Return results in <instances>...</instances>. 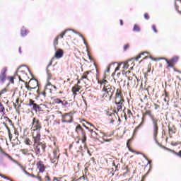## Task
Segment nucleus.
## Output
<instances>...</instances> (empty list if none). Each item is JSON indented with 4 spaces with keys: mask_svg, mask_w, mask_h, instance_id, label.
Here are the masks:
<instances>
[{
    "mask_svg": "<svg viewBox=\"0 0 181 181\" xmlns=\"http://www.w3.org/2000/svg\"><path fill=\"white\" fill-rule=\"evenodd\" d=\"M98 83L103 87L102 91L103 92V95H100V98H103L104 100H107V98L109 101H111L114 95V92L115 91V87L110 85L107 79H100L98 81Z\"/></svg>",
    "mask_w": 181,
    "mask_h": 181,
    "instance_id": "f257e3e1",
    "label": "nucleus"
},
{
    "mask_svg": "<svg viewBox=\"0 0 181 181\" xmlns=\"http://www.w3.org/2000/svg\"><path fill=\"white\" fill-rule=\"evenodd\" d=\"M124 103L125 100L124 99V95H122V90H121V88H117L115 95V106L113 109L114 112L118 114V112L122 110V107H124Z\"/></svg>",
    "mask_w": 181,
    "mask_h": 181,
    "instance_id": "f03ea898",
    "label": "nucleus"
},
{
    "mask_svg": "<svg viewBox=\"0 0 181 181\" xmlns=\"http://www.w3.org/2000/svg\"><path fill=\"white\" fill-rule=\"evenodd\" d=\"M75 132L78 135L77 138H79L82 141V144L86 145V144H87V134H86V130L83 129L81 125L78 124L75 128Z\"/></svg>",
    "mask_w": 181,
    "mask_h": 181,
    "instance_id": "7ed1b4c3",
    "label": "nucleus"
},
{
    "mask_svg": "<svg viewBox=\"0 0 181 181\" xmlns=\"http://www.w3.org/2000/svg\"><path fill=\"white\" fill-rule=\"evenodd\" d=\"M125 74H126V77H127L129 80V82L127 83L128 87H132V88L135 87V86H136V83L139 81L138 78L135 76V75H133V76H128V74H131V71H127Z\"/></svg>",
    "mask_w": 181,
    "mask_h": 181,
    "instance_id": "20e7f679",
    "label": "nucleus"
},
{
    "mask_svg": "<svg viewBox=\"0 0 181 181\" xmlns=\"http://www.w3.org/2000/svg\"><path fill=\"white\" fill-rule=\"evenodd\" d=\"M31 125L32 131L34 132H40V130L42 129V123H40V121L38 119L33 117Z\"/></svg>",
    "mask_w": 181,
    "mask_h": 181,
    "instance_id": "39448f33",
    "label": "nucleus"
},
{
    "mask_svg": "<svg viewBox=\"0 0 181 181\" xmlns=\"http://www.w3.org/2000/svg\"><path fill=\"white\" fill-rule=\"evenodd\" d=\"M94 73L91 71H85L82 76L81 77V81H93L94 80Z\"/></svg>",
    "mask_w": 181,
    "mask_h": 181,
    "instance_id": "423d86ee",
    "label": "nucleus"
},
{
    "mask_svg": "<svg viewBox=\"0 0 181 181\" xmlns=\"http://www.w3.org/2000/svg\"><path fill=\"white\" fill-rule=\"evenodd\" d=\"M60 156V151L59 148H54L52 153L49 154V159L52 163H56L57 160H59V158Z\"/></svg>",
    "mask_w": 181,
    "mask_h": 181,
    "instance_id": "0eeeda50",
    "label": "nucleus"
},
{
    "mask_svg": "<svg viewBox=\"0 0 181 181\" xmlns=\"http://www.w3.org/2000/svg\"><path fill=\"white\" fill-rule=\"evenodd\" d=\"M33 149L35 151V155H39L40 153L41 149L42 152H46V144L43 143L33 144Z\"/></svg>",
    "mask_w": 181,
    "mask_h": 181,
    "instance_id": "6e6552de",
    "label": "nucleus"
},
{
    "mask_svg": "<svg viewBox=\"0 0 181 181\" xmlns=\"http://www.w3.org/2000/svg\"><path fill=\"white\" fill-rule=\"evenodd\" d=\"M158 119H156L152 121L153 124V134L154 136V139H156V137L158 136V134H159V126L158 125Z\"/></svg>",
    "mask_w": 181,
    "mask_h": 181,
    "instance_id": "1a4fd4ad",
    "label": "nucleus"
},
{
    "mask_svg": "<svg viewBox=\"0 0 181 181\" xmlns=\"http://www.w3.org/2000/svg\"><path fill=\"white\" fill-rule=\"evenodd\" d=\"M73 122V113H65L62 115V122H66V124H70Z\"/></svg>",
    "mask_w": 181,
    "mask_h": 181,
    "instance_id": "9d476101",
    "label": "nucleus"
},
{
    "mask_svg": "<svg viewBox=\"0 0 181 181\" xmlns=\"http://www.w3.org/2000/svg\"><path fill=\"white\" fill-rule=\"evenodd\" d=\"M179 61V57L175 56L173 58H171L170 60L165 59V62L168 64L166 66V69H169L170 67H175V64H176V62Z\"/></svg>",
    "mask_w": 181,
    "mask_h": 181,
    "instance_id": "9b49d317",
    "label": "nucleus"
},
{
    "mask_svg": "<svg viewBox=\"0 0 181 181\" xmlns=\"http://www.w3.org/2000/svg\"><path fill=\"white\" fill-rule=\"evenodd\" d=\"M27 105H28V107H33V110L34 111H36V112L42 111V108L40 107V105L36 104L35 103V100H33L32 99L28 100V103Z\"/></svg>",
    "mask_w": 181,
    "mask_h": 181,
    "instance_id": "f8f14e48",
    "label": "nucleus"
},
{
    "mask_svg": "<svg viewBox=\"0 0 181 181\" xmlns=\"http://www.w3.org/2000/svg\"><path fill=\"white\" fill-rule=\"evenodd\" d=\"M0 112H2L3 115L1 117V119H5L6 122L8 121V122L9 124H12V120H11V119H9V117L5 116V107L4 106V105L0 103Z\"/></svg>",
    "mask_w": 181,
    "mask_h": 181,
    "instance_id": "ddd939ff",
    "label": "nucleus"
},
{
    "mask_svg": "<svg viewBox=\"0 0 181 181\" xmlns=\"http://www.w3.org/2000/svg\"><path fill=\"white\" fill-rule=\"evenodd\" d=\"M8 71V69L6 67H4L1 69V72L0 74V83L4 84L5 81H6V72Z\"/></svg>",
    "mask_w": 181,
    "mask_h": 181,
    "instance_id": "4468645a",
    "label": "nucleus"
},
{
    "mask_svg": "<svg viewBox=\"0 0 181 181\" xmlns=\"http://www.w3.org/2000/svg\"><path fill=\"white\" fill-rule=\"evenodd\" d=\"M143 117H142V122H144V120L145 119V117H150L151 121H153L154 119H156V118L153 117V115H152V110H146L145 112L142 113Z\"/></svg>",
    "mask_w": 181,
    "mask_h": 181,
    "instance_id": "2eb2a0df",
    "label": "nucleus"
},
{
    "mask_svg": "<svg viewBox=\"0 0 181 181\" xmlns=\"http://www.w3.org/2000/svg\"><path fill=\"white\" fill-rule=\"evenodd\" d=\"M40 132H36V133H33V139H34V144H42V142H40Z\"/></svg>",
    "mask_w": 181,
    "mask_h": 181,
    "instance_id": "dca6fc26",
    "label": "nucleus"
},
{
    "mask_svg": "<svg viewBox=\"0 0 181 181\" xmlns=\"http://www.w3.org/2000/svg\"><path fill=\"white\" fill-rule=\"evenodd\" d=\"M130 66H132L130 67V70H132L134 66H135V63H134V61H132L131 59L123 63V69H124V70H127V69H128V67H129Z\"/></svg>",
    "mask_w": 181,
    "mask_h": 181,
    "instance_id": "f3484780",
    "label": "nucleus"
},
{
    "mask_svg": "<svg viewBox=\"0 0 181 181\" xmlns=\"http://www.w3.org/2000/svg\"><path fill=\"white\" fill-rule=\"evenodd\" d=\"M36 166L40 173H43L46 170V166H45V164L42 161L37 162Z\"/></svg>",
    "mask_w": 181,
    "mask_h": 181,
    "instance_id": "a211bd4d",
    "label": "nucleus"
},
{
    "mask_svg": "<svg viewBox=\"0 0 181 181\" xmlns=\"http://www.w3.org/2000/svg\"><path fill=\"white\" fill-rule=\"evenodd\" d=\"M22 139L25 145H28V146H32V145H33V142L32 140H30V139H29V137H28V136H22Z\"/></svg>",
    "mask_w": 181,
    "mask_h": 181,
    "instance_id": "6ab92c4d",
    "label": "nucleus"
},
{
    "mask_svg": "<svg viewBox=\"0 0 181 181\" xmlns=\"http://www.w3.org/2000/svg\"><path fill=\"white\" fill-rule=\"evenodd\" d=\"M53 88L54 90H57V87H56V86L52 84L51 82H47V84L45 86V90H49V93H52V91H53Z\"/></svg>",
    "mask_w": 181,
    "mask_h": 181,
    "instance_id": "aec40b11",
    "label": "nucleus"
},
{
    "mask_svg": "<svg viewBox=\"0 0 181 181\" xmlns=\"http://www.w3.org/2000/svg\"><path fill=\"white\" fill-rule=\"evenodd\" d=\"M28 83L30 85L31 88L35 90V88H37V86H39V81L36 79H31L28 82Z\"/></svg>",
    "mask_w": 181,
    "mask_h": 181,
    "instance_id": "412c9836",
    "label": "nucleus"
},
{
    "mask_svg": "<svg viewBox=\"0 0 181 181\" xmlns=\"http://www.w3.org/2000/svg\"><path fill=\"white\" fill-rule=\"evenodd\" d=\"M81 89V86H79L78 84H76V85H74V86H73L72 93H73V95H74V97H76L77 95V93H78V91H80Z\"/></svg>",
    "mask_w": 181,
    "mask_h": 181,
    "instance_id": "4be33fe9",
    "label": "nucleus"
},
{
    "mask_svg": "<svg viewBox=\"0 0 181 181\" xmlns=\"http://www.w3.org/2000/svg\"><path fill=\"white\" fill-rule=\"evenodd\" d=\"M107 114L108 119L110 121V124H114V121L117 119V117H115V114L110 113L108 112H107Z\"/></svg>",
    "mask_w": 181,
    "mask_h": 181,
    "instance_id": "5701e85b",
    "label": "nucleus"
},
{
    "mask_svg": "<svg viewBox=\"0 0 181 181\" xmlns=\"http://www.w3.org/2000/svg\"><path fill=\"white\" fill-rule=\"evenodd\" d=\"M63 54H64V52H63V49H59L56 51L54 57L56 59H62L63 57Z\"/></svg>",
    "mask_w": 181,
    "mask_h": 181,
    "instance_id": "b1692460",
    "label": "nucleus"
},
{
    "mask_svg": "<svg viewBox=\"0 0 181 181\" xmlns=\"http://www.w3.org/2000/svg\"><path fill=\"white\" fill-rule=\"evenodd\" d=\"M168 132L170 136L173 135V134H176V127L174 124L168 125Z\"/></svg>",
    "mask_w": 181,
    "mask_h": 181,
    "instance_id": "393cba45",
    "label": "nucleus"
},
{
    "mask_svg": "<svg viewBox=\"0 0 181 181\" xmlns=\"http://www.w3.org/2000/svg\"><path fill=\"white\" fill-rule=\"evenodd\" d=\"M89 132H90V135L92 138H94V139H98V138H100V134L98 132L94 131L93 129H89Z\"/></svg>",
    "mask_w": 181,
    "mask_h": 181,
    "instance_id": "a878e982",
    "label": "nucleus"
},
{
    "mask_svg": "<svg viewBox=\"0 0 181 181\" xmlns=\"http://www.w3.org/2000/svg\"><path fill=\"white\" fill-rule=\"evenodd\" d=\"M146 54H148V52H141L139 55H137L136 57H134V60H136V62H138V60H139V59H141L142 56H144L143 57V59L144 60V59H146L148 57Z\"/></svg>",
    "mask_w": 181,
    "mask_h": 181,
    "instance_id": "bb28decb",
    "label": "nucleus"
},
{
    "mask_svg": "<svg viewBox=\"0 0 181 181\" xmlns=\"http://www.w3.org/2000/svg\"><path fill=\"white\" fill-rule=\"evenodd\" d=\"M22 74L23 76H26V74L25 72H23V71H19V69H18L16 73V76H18L20 81H23V83H24L25 81L22 80Z\"/></svg>",
    "mask_w": 181,
    "mask_h": 181,
    "instance_id": "cd10ccee",
    "label": "nucleus"
},
{
    "mask_svg": "<svg viewBox=\"0 0 181 181\" xmlns=\"http://www.w3.org/2000/svg\"><path fill=\"white\" fill-rule=\"evenodd\" d=\"M21 152L23 153V155H27L28 156H29V155H31L33 158H35L33 153H29V149L28 148L21 149Z\"/></svg>",
    "mask_w": 181,
    "mask_h": 181,
    "instance_id": "c85d7f7f",
    "label": "nucleus"
},
{
    "mask_svg": "<svg viewBox=\"0 0 181 181\" xmlns=\"http://www.w3.org/2000/svg\"><path fill=\"white\" fill-rule=\"evenodd\" d=\"M3 125H4V127H6V129L8 130L9 140L12 141V134L11 133V129H9V127H8V124H6V122H3Z\"/></svg>",
    "mask_w": 181,
    "mask_h": 181,
    "instance_id": "c756f323",
    "label": "nucleus"
},
{
    "mask_svg": "<svg viewBox=\"0 0 181 181\" xmlns=\"http://www.w3.org/2000/svg\"><path fill=\"white\" fill-rule=\"evenodd\" d=\"M21 36L25 37L29 33V31L26 28H23L21 29Z\"/></svg>",
    "mask_w": 181,
    "mask_h": 181,
    "instance_id": "7c9ffc66",
    "label": "nucleus"
},
{
    "mask_svg": "<svg viewBox=\"0 0 181 181\" xmlns=\"http://www.w3.org/2000/svg\"><path fill=\"white\" fill-rule=\"evenodd\" d=\"M22 103H23V100H20V105H17L16 103H13V106L15 110H16V111H19L21 107H22Z\"/></svg>",
    "mask_w": 181,
    "mask_h": 181,
    "instance_id": "2f4dec72",
    "label": "nucleus"
},
{
    "mask_svg": "<svg viewBox=\"0 0 181 181\" xmlns=\"http://www.w3.org/2000/svg\"><path fill=\"white\" fill-rule=\"evenodd\" d=\"M112 64H110L109 66L107 67L105 71V75H104V78H103V80H105V78H107V73H110V69L111 67Z\"/></svg>",
    "mask_w": 181,
    "mask_h": 181,
    "instance_id": "473e14b6",
    "label": "nucleus"
},
{
    "mask_svg": "<svg viewBox=\"0 0 181 181\" xmlns=\"http://www.w3.org/2000/svg\"><path fill=\"white\" fill-rule=\"evenodd\" d=\"M133 31L137 32V33L141 32V27H139V25H138V24H135L133 28Z\"/></svg>",
    "mask_w": 181,
    "mask_h": 181,
    "instance_id": "72a5a7b5",
    "label": "nucleus"
},
{
    "mask_svg": "<svg viewBox=\"0 0 181 181\" xmlns=\"http://www.w3.org/2000/svg\"><path fill=\"white\" fill-rule=\"evenodd\" d=\"M68 30H65L60 35H57V37H58V39H63V37H64V35H66Z\"/></svg>",
    "mask_w": 181,
    "mask_h": 181,
    "instance_id": "f704fd0d",
    "label": "nucleus"
},
{
    "mask_svg": "<svg viewBox=\"0 0 181 181\" xmlns=\"http://www.w3.org/2000/svg\"><path fill=\"white\" fill-rule=\"evenodd\" d=\"M47 83H50V80H52L53 75H52V74L49 73V71H47Z\"/></svg>",
    "mask_w": 181,
    "mask_h": 181,
    "instance_id": "c9c22d12",
    "label": "nucleus"
},
{
    "mask_svg": "<svg viewBox=\"0 0 181 181\" xmlns=\"http://www.w3.org/2000/svg\"><path fill=\"white\" fill-rule=\"evenodd\" d=\"M53 104H61L62 103V99L57 98H54L53 100Z\"/></svg>",
    "mask_w": 181,
    "mask_h": 181,
    "instance_id": "e433bc0d",
    "label": "nucleus"
},
{
    "mask_svg": "<svg viewBox=\"0 0 181 181\" xmlns=\"http://www.w3.org/2000/svg\"><path fill=\"white\" fill-rule=\"evenodd\" d=\"M61 104L63 105V107H67L69 105V102L66 100H61Z\"/></svg>",
    "mask_w": 181,
    "mask_h": 181,
    "instance_id": "4c0bfd02",
    "label": "nucleus"
},
{
    "mask_svg": "<svg viewBox=\"0 0 181 181\" xmlns=\"http://www.w3.org/2000/svg\"><path fill=\"white\" fill-rule=\"evenodd\" d=\"M3 155H5V156H7V158L8 159H10V160H12L13 162H15V160H13V158H12V156H9V154L6 153L5 151L2 153Z\"/></svg>",
    "mask_w": 181,
    "mask_h": 181,
    "instance_id": "58836bf2",
    "label": "nucleus"
},
{
    "mask_svg": "<svg viewBox=\"0 0 181 181\" xmlns=\"http://www.w3.org/2000/svg\"><path fill=\"white\" fill-rule=\"evenodd\" d=\"M162 97H165V98H168V100H170L169 98V93L166 91V90H164V93L162 94Z\"/></svg>",
    "mask_w": 181,
    "mask_h": 181,
    "instance_id": "ea45409f",
    "label": "nucleus"
},
{
    "mask_svg": "<svg viewBox=\"0 0 181 181\" xmlns=\"http://www.w3.org/2000/svg\"><path fill=\"white\" fill-rule=\"evenodd\" d=\"M25 87L27 88L28 91H32V90H33V88H32L28 82H25Z\"/></svg>",
    "mask_w": 181,
    "mask_h": 181,
    "instance_id": "a19ab883",
    "label": "nucleus"
},
{
    "mask_svg": "<svg viewBox=\"0 0 181 181\" xmlns=\"http://www.w3.org/2000/svg\"><path fill=\"white\" fill-rule=\"evenodd\" d=\"M59 45V37H56L54 40V46L56 47Z\"/></svg>",
    "mask_w": 181,
    "mask_h": 181,
    "instance_id": "79ce46f5",
    "label": "nucleus"
},
{
    "mask_svg": "<svg viewBox=\"0 0 181 181\" xmlns=\"http://www.w3.org/2000/svg\"><path fill=\"white\" fill-rule=\"evenodd\" d=\"M8 80H9L10 83H11L12 84H13L15 83V81H14L15 78L13 76H9Z\"/></svg>",
    "mask_w": 181,
    "mask_h": 181,
    "instance_id": "37998d69",
    "label": "nucleus"
},
{
    "mask_svg": "<svg viewBox=\"0 0 181 181\" xmlns=\"http://www.w3.org/2000/svg\"><path fill=\"white\" fill-rule=\"evenodd\" d=\"M130 46H131V45H129V44H126V45L124 46V47H123L124 51V52H127V50H128V48L130 47Z\"/></svg>",
    "mask_w": 181,
    "mask_h": 181,
    "instance_id": "c03bdc74",
    "label": "nucleus"
},
{
    "mask_svg": "<svg viewBox=\"0 0 181 181\" xmlns=\"http://www.w3.org/2000/svg\"><path fill=\"white\" fill-rule=\"evenodd\" d=\"M127 114L129 115V118H131V117H134V115L132 114V112H131V110H127Z\"/></svg>",
    "mask_w": 181,
    "mask_h": 181,
    "instance_id": "a18cd8bd",
    "label": "nucleus"
},
{
    "mask_svg": "<svg viewBox=\"0 0 181 181\" xmlns=\"http://www.w3.org/2000/svg\"><path fill=\"white\" fill-rule=\"evenodd\" d=\"M152 29H153L154 33H158V30L156 29V25H152Z\"/></svg>",
    "mask_w": 181,
    "mask_h": 181,
    "instance_id": "49530a36",
    "label": "nucleus"
},
{
    "mask_svg": "<svg viewBox=\"0 0 181 181\" xmlns=\"http://www.w3.org/2000/svg\"><path fill=\"white\" fill-rule=\"evenodd\" d=\"M150 59H151V60L153 62H157V60H162V58H153L152 57H150Z\"/></svg>",
    "mask_w": 181,
    "mask_h": 181,
    "instance_id": "de8ad7c7",
    "label": "nucleus"
},
{
    "mask_svg": "<svg viewBox=\"0 0 181 181\" xmlns=\"http://www.w3.org/2000/svg\"><path fill=\"white\" fill-rule=\"evenodd\" d=\"M149 18H150L149 14L148 13H144V18H146V21H148V20H149Z\"/></svg>",
    "mask_w": 181,
    "mask_h": 181,
    "instance_id": "09e8293b",
    "label": "nucleus"
},
{
    "mask_svg": "<svg viewBox=\"0 0 181 181\" xmlns=\"http://www.w3.org/2000/svg\"><path fill=\"white\" fill-rule=\"evenodd\" d=\"M6 93V89L4 88L2 90L0 91V97L2 95V94H5Z\"/></svg>",
    "mask_w": 181,
    "mask_h": 181,
    "instance_id": "8fccbe9b",
    "label": "nucleus"
},
{
    "mask_svg": "<svg viewBox=\"0 0 181 181\" xmlns=\"http://www.w3.org/2000/svg\"><path fill=\"white\" fill-rule=\"evenodd\" d=\"M52 181H62V177L57 178V177H54L53 178Z\"/></svg>",
    "mask_w": 181,
    "mask_h": 181,
    "instance_id": "3c124183",
    "label": "nucleus"
},
{
    "mask_svg": "<svg viewBox=\"0 0 181 181\" xmlns=\"http://www.w3.org/2000/svg\"><path fill=\"white\" fill-rule=\"evenodd\" d=\"M168 151H170V152H172L174 155H177V152L175 151V150H170L169 148H167Z\"/></svg>",
    "mask_w": 181,
    "mask_h": 181,
    "instance_id": "603ef678",
    "label": "nucleus"
},
{
    "mask_svg": "<svg viewBox=\"0 0 181 181\" xmlns=\"http://www.w3.org/2000/svg\"><path fill=\"white\" fill-rule=\"evenodd\" d=\"M168 151H170V152H172L174 155H177V152L175 151V150H170L169 148H167Z\"/></svg>",
    "mask_w": 181,
    "mask_h": 181,
    "instance_id": "864d4df0",
    "label": "nucleus"
},
{
    "mask_svg": "<svg viewBox=\"0 0 181 181\" xmlns=\"http://www.w3.org/2000/svg\"><path fill=\"white\" fill-rule=\"evenodd\" d=\"M144 158H145V159H146V160H148V163L149 165H151V163H152V160H149V159L148 158V157H146V156H144Z\"/></svg>",
    "mask_w": 181,
    "mask_h": 181,
    "instance_id": "5fc2aeb1",
    "label": "nucleus"
},
{
    "mask_svg": "<svg viewBox=\"0 0 181 181\" xmlns=\"http://www.w3.org/2000/svg\"><path fill=\"white\" fill-rule=\"evenodd\" d=\"M154 106H155V110H158L160 108V106L156 103H154Z\"/></svg>",
    "mask_w": 181,
    "mask_h": 181,
    "instance_id": "6e6d98bb",
    "label": "nucleus"
},
{
    "mask_svg": "<svg viewBox=\"0 0 181 181\" xmlns=\"http://www.w3.org/2000/svg\"><path fill=\"white\" fill-rule=\"evenodd\" d=\"M45 179V181H51L50 177H49V175H46Z\"/></svg>",
    "mask_w": 181,
    "mask_h": 181,
    "instance_id": "4d7b16f0",
    "label": "nucleus"
},
{
    "mask_svg": "<svg viewBox=\"0 0 181 181\" xmlns=\"http://www.w3.org/2000/svg\"><path fill=\"white\" fill-rule=\"evenodd\" d=\"M169 100H170V99H167L166 98H165L163 99V101H164V103H167V104H169Z\"/></svg>",
    "mask_w": 181,
    "mask_h": 181,
    "instance_id": "13d9d810",
    "label": "nucleus"
},
{
    "mask_svg": "<svg viewBox=\"0 0 181 181\" xmlns=\"http://www.w3.org/2000/svg\"><path fill=\"white\" fill-rule=\"evenodd\" d=\"M80 179H83V180H86V179H87V175H83L82 177H80Z\"/></svg>",
    "mask_w": 181,
    "mask_h": 181,
    "instance_id": "bf43d9fd",
    "label": "nucleus"
},
{
    "mask_svg": "<svg viewBox=\"0 0 181 181\" xmlns=\"http://www.w3.org/2000/svg\"><path fill=\"white\" fill-rule=\"evenodd\" d=\"M139 129V126L136 127V128L134 129V133H135V132H137Z\"/></svg>",
    "mask_w": 181,
    "mask_h": 181,
    "instance_id": "052dcab7",
    "label": "nucleus"
},
{
    "mask_svg": "<svg viewBox=\"0 0 181 181\" xmlns=\"http://www.w3.org/2000/svg\"><path fill=\"white\" fill-rule=\"evenodd\" d=\"M42 95H43L44 97H46V90L45 89V90H43L42 93H41Z\"/></svg>",
    "mask_w": 181,
    "mask_h": 181,
    "instance_id": "680f3d73",
    "label": "nucleus"
},
{
    "mask_svg": "<svg viewBox=\"0 0 181 181\" xmlns=\"http://www.w3.org/2000/svg\"><path fill=\"white\" fill-rule=\"evenodd\" d=\"M129 151H130L131 152H134L135 153H137L138 155H139V153H139V152H138V151H134V150H132V149H131V148H129Z\"/></svg>",
    "mask_w": 181,
    "mask_h": 181,
    "instance_id": "e2e57ef3",
    "label": "nucleus"
},
{
    "mask_svg": "<svg viewBox=\"0 0 181 181\" xmlns=\"http://www.w3.org/2000/svg\"><path fill=\"white\" fill-rule=\"evenodd\" d=\"M176 156H179L180 158H181V151H180L179 152H177Z\"/></svg>",
    "mask_w": 181,
    "mask_h": 181,
    "instance_id": "0e129e2a",
    "label": "nucleus"
},
{
    "mask_svg": "<svg viewBox=\"0 0 181 181\" xmlns=\"http://www.w3.org/2000/svg\"><path fill=\"white\" fill-rule=\"evenodd\" d=\"M82 125L83 127H84V128H86V129H88V131H90V129L88 127L86 126V124H82Z\"/></svg>",
    "mask_w": 181,
    "mask_h": 181,
    "instance_id": "69168bd1",
    "label": "nucleus"
},
{
    "mask_svg": "<svg viewBox=\"0 0 181 181\" xmlns=\"http://www.w3.org/2000/svg\"><path fill=\"white\" fill-rule=\"evenodd\" d=\"M119 22H120L121 26H122V25H124V21L122 20H119Z\"/></svg>",
    "mask_w": 181,
    "mask_h": 181,
    "instance_id": "338daca9",
    "label": "nucleus"
},
{
    "mask_svg": "<svg viewBox=\"0 0 181 181\" xmlns=\"http://www.w3.org/2000/svg\"><path fill=\"white\" fill-rule=\"evenodd\" d=\"M16 104H19V98H18L16 100Z\"/></svg>",
    "mask_w": 181,
    "mask_h": 181,
    "instance_id": "774afa93",
    "label": "nucleus"
}]
</instances>
